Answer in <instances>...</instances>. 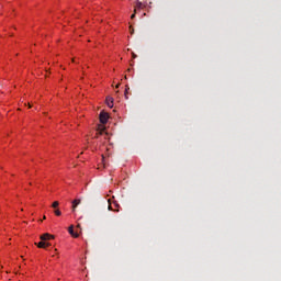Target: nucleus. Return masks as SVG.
Masks as SVG:
<instances>
[{
  "label": "nucleus",
  "mask_w": 281,
  "mask_h": 281,
  "mask_svg": "<svg viewBox=\"0 0 281 281\" xmlns=\"http://www.w3.org/2000/svg\"><path fill=\"white\" fill-rule=\"evenodd\" d=\"M99 120H100L101 124H106V122H109V113L101 112L99 115Z\"/></svg>",
  "instance_id": "1"
},
{
  "label": "nucleus",
  "mask_w": 281,
  "mask_h": 281,
  "mask_svg": "<svg viewBox=\"0 0 281 281\" xmlns=\"http://www.w3.org/2000/svg\"><path fill=\"white\" fill-rule=\"evenodd\" d=\"M35 245H37L38 249H47V247L52 246V244H49V243H47L45 240H42V241H40V243H37Z\"/></svg>",
  "instance_id": "2"
},
{
  "label": "nucleus",
  "mask_w": 281,
  "mask_h": 281,
  "mask_svg": "<svg viewBox=\"0 0 281 281\" xmlns=\"http://www.w3.org/2000/svg\"><path fill=\"white\" fill-rule=\"evenodd\" d=\"M41 240L47 241V240H54V235H50L49 233H45L41 235Z\"/></svg>",
  "instance_id": "3"
},
{
  "label": "nucleus",
  "mask_w": 281,
  "mask_h": 281,
  "mask_svg": "<svg viewBox=\"0 0 281 281\" xmlns=\"http://www.w3.org/2000/svg\"><path fill=\"white\" fill-rule=\"evenodd\" d=\"M71 203H72L71 210H72V212H76V207H78L80 205V203H82V200L75 199Z\"/></svg>",
  "instance_id": "4"
},
{
  "label": "nucleus",
  "mask_w": 281,
  "mask_h": 281,
  "mask_svg": "<svg viewBox=\"0 0 281 281\" xmlns=\"http://www.w3.org/2000/svg\"><path fill=\"white\" fill-rule=\"evenodd\" d=\"M68 232H69L70 236H72L74 238H78V233L74 232V225L68 227Z\"/></svg>",
  "instance_id": "5"
},
{
  "label": "nucleus",
  "mask_w": 281,
  "mask_h": 281,
  "mask_svg": "<svg viewBox=\"0 0 281 281\" xmlns=\"http://www.w3.org/2000/svg\"><path fill=\"white\" fill-rule=\"evenodd\" d=\"M106 104H108V106H109L110 109H113V98L108 97V98H106Z\"/></svg>",
  "instance_id": "6"
},
{
  "label": "nucleus",
  "mask_w": 281,
  "mask_h": 281,
  "mask_svg": "<svg viewBox=\"0 0 281 281\" xmlns=\"http://www.w3.org/2000/svg\"><path fill=\"white\" fill-rule=\"evenodd\" d=\"M104 131H105L104 126L99 125V127H98L99 133H97L95 138H98L99 135H102V133H104Z\"/></svg>",
  "instance_id": "7"
},
{
  "label": "nucleus",
  "mask_w": 281,
  "mask_h": 281,
  "mask_svg": "<svg viewBox=\"0 0 281 281\" xmlns=\"http://www.w3.org/2000/svg\"><path fill=\"white\" fill-rule=\"evenodd\" d=\"M114 206L115 209L113 210V212H120V204H117V202H114Z\"/></svg>",
  "instance_id": "8"
},
{
  "label": "nucleus",
  "mask_w": 281,
  "mask_h": 281,
  "mask_svg": "<svg viewBox=\"0 0 281 281\" xmlns=\"http://www.w3.org/2000/svg\"><path fill=\"white\" fill-rule=\"evenodd\" d=\"M128 89H131V88H128V86H126L125 93H124L126 100H128Z\"/></svg>",
  "instance_id": "9"
},
{
  "label": "nucleus",
  "mask_w": 281,
  "mask_h": 281,
  "mask_svg": "<svg viewBox=\"0 0 281 281\" xmlns=\"http://www.w3.org/2000/svg\"><path fill=\"white\" fill-rule=\"evenodd\" d=\"M58 205H59L58 201H55V202H53L52 207L56 209V207H58Z\"/></svg>",
  "instance_id": "10"
},
{
  "label": "nucleus",
  "mask_w": 281,
  "mask_h": 281,
  "mask_svg": "<svg viewBox=\"0 0 281 281\" xmlns=\"http://www.w3.org/2000/svg\"><path fill=\"white\" fill-rule=\"evenodd\" d=\"M142 7H143L142 2L137 1L136 2V8H138V10H139V9H142Z\"/></svg>",
  "instance_id": "11"
},
{
  "label": "nucleus",
  "mask_w": 281,
  "mask_h": 281,
  "mask_svg": "<svg viewBox=\"0 0 281 281\" xmlns=\"http://www.w3.org/2000/svg\"><path fill=\"white\" fill-rule=\"evenodd\" d=\"M108 203H109V206H108V210H113V206L111 205V200H108Z\"/></svg>",
  "instance_id": "12"
},
{
  "label": "nucleus",
  "mask_w": 281,
  "mask_h": 281,
  "mask_svg": "<svg viewBox=\"0 0 281 281\" xmlns=\"http://www.w3.org/2000/svg\"><path fill=\"white\" fill-rule=\"evenodd\" d=\"M55 214L56 216H60L63 213L60 212V210H55Z\"/></svg>",
  "instance_id": "13"
},
{
  "label": "nucleus",
  "mask_w": 281,
  "mask_h": 281,
  "mask_svg": "<svg viewBox=\"0 0 281 281\" xmlns=\"http://www.w3.org/2000/svg\"><path fill=\"white\" fill-rule=\"evenodd\" d=\"M137 12V9L134 10V13L131 15V19H135V13Z\"/></svg>",
  "instance_id": "14"
},
{
  "label": "nucleus",
  "mask_w": 281,
  "mask_h": 281,
  "mask_svg": "<svg viewBox=\"0 0 281 281\" xmlns=\"http://www.w3.org/2000/svg\"><path fill=\"white\" fill-rule=\"evenodd\" d=\"M130 30H131V34H134L135 30L132 26H130Z\"/></svg>",
  "instance_id": "15"
},
{
  "label": "nucleus",
  "mask_w": 281,
  "mask_h": 281,
  "mask_svg": "<svg viewBox=\"0 0 281 281\" xmlns=\"http://www.w3.org/2000/svg\"><path fill=\"white\" fill-rule=\"evenodd\" d=\"M132 58H137V55L135 53H132Z\"/></svg>",
  "instance_id": "16"
},
{
  "label": "nucleus",
  "mask_w": 281,
  "mask_h": 281,
  "mask_svg": "<svg viewBox=\"0 0 281 281\" xmlns=\"http://www.w3.org/2000/svg\"><path fill=\"white\" fill-rule=\"evenodd\" d=\"M119 88H120V85L116 86V89H119Z\"/></svg>",
  "instance_id": "17"
}]
</instances>
